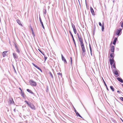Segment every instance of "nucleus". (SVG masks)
<instances>
[{
	"mask_svg": "<svg viewBox=\"0 0 123 123\" xmlns=\"http://www.w3.org/2000/svg\"><path fill=\"white\" fill-rule=\"evenodd\" d=\"M114 54L113 52L112 53H111L110 55V56L111 57H112V58H113V59L114 58Z\"/></svg>",
	"mask_w": 123,
	"mask_h": 123,
	"instance_id": "nucleus-27",
	"label": "nucleus"
},
{
	"mask_svg": "<svg viewBox=\"0 0 123 123\" xmlns=\"http://www.w3.org/2000/svg\"><path fill=\"white\" fill-rule=\"evenodd\" d=\"M41 72H42L43 71L42 69L40 68L39 70Z\"/></svg>",
	"mask_w": 123,
	"mask_h": 123,
	"instance_id": "nucleus-44",
	"label": "nucleus"
},
{
	"mask_svg": "<svg viewBox=\"0 0 123 123\" xmlns=\"http://www.w3.org/2000/svg\"><path fill=\"white\" fill-rule=\"evenodd\" d=\"M112 68H114L115 69H114L115 70H116V67H115V65L114 64L112 66Z\"/></svg>",
	"mask_w": 123,
	"mask_h": 123,
	"instance_id": "nucleus-36",
	"label": "nucleus"
},
{
	"mask_svg": "<svg viewBox=\"0 0 123 123\" xmlns=\"http://www.w3.org/2000/svg\"><path fill=\"white\" fill-rule=\"evenodd\" d=\"M89 48H90V50H92L91 45L90 44H89Z\"/></svg>",
	"mask_w": 123,
	"mask_h": 123,
	"instance_id": "nucleus-43",
	"label": "nucleus"
},
{
	"mask_svg": "<svg viewBox=\"0 0 123 123\" xmlns=\"http://www.w3.org/2000/svg\"><path fill=\"white\" fill-rule=\"evenodd\" d=\"M99 25L100 26H102L100 22H99Z\"/></svg>",
	"mask_w": 123,
	"mask_h": 123,
	"instance_id": "nucleus-41",
	"label": "nucleus"
},
{
	"mask_svg": "<svg viewBox=\"0 0 123 123\" xmlns=\"http://www.w3.org/2000/svg\"><path fill=\"white\" fill-rule=\"evenodd\" d=\"M70 59H71V63L72 62V59L71 57H70Z\"/></svg>",
	"mask_w": 123,
	"mask_h": 123,
	"instance_id": "nucleus-47",
	"label": "nucleus"
},
{
	"mask_svg": "<svg viewBox=\"0 0 123 123\" xmlns=\"http://www.w3.org/2000/svg\"><path fill=\"white\" fill-rule=\"evenodd\" d=\"M117 38H115L113 41V44L115 45L116 42Z\"/></svg>",
	"mask_w": 123,
	"mask_h": 123,
	"instance_id": "nucleus-24",
	"label": "nucleus"
},
{
	"mask_svg": "<svg viewBox=\"0 0 123 123\" xmlns=\"http://www.w3.org/2000/svg\"><path fill=\"white\" fill-rule=\"evenodd\" d=\"M114 46H112L111 47V50L112 52H114Z\"/></svg>",
	"mask_w": 123,
	"mask_h": 123,
	"instance_id": "nucleus-19",
	"label": "nucleus"
},
{
	"mask_svg": "<svg viewBox=\"0 0 123 123\" xmlns=\"http://www.w3.org/2000/svg\"><path fill=\"white\" fill-rule=\"evenodd\" d=\"M31 31L32 32V34L33 35V37H34L35 36V33H34V32L33 31V29L32 27H31Z\"/></svg>",
	"mask_w": 123,
	"mask_h": 123,
	"instance_id": "nucleus-18",
	"label": "nucleus"
},
{
	"mask_svg": "<svg viewBox=\"0 0 123 123\" xmlns=\"http://www.w3.org/2000/svg\"><path fill=\"white\" fill-rule=\"evenodd\" d=\"M26 91L27 92H28L29 93L33 94V95H35V94L31 90L29 89H26Z\"/></svg>",
	"mask_w": 123,
	"mask_h": 123,
	"instance_id": "nucleus-14",
	"label": "nucleus"
},
{
	"mask_svg": "<svg viewBox=\"0 0 123 123\" xmlns=\"http://www.w3.org/2000/svg\"><path fill=\"white\" fill-rule=\"evenodd\" d=\"M25 102L28 105V106L30 107L32 110H35V107L34 105L30 102H28L26 100H25Z\"/></svg>",
	"mask_w": 123,
	"mask_h": 123,
	"instance_id": "nucleus-1",
	"label": "nucleus"
},
{
	"mask_svg": "<svg viewBox=\"0 0 123 123\" xmlns=\"http://www.w3.org/2000/svg\"><path fill=\"white\" fill-rule=\"evenodd\" d=\"M60 21L62 23V20H61V19H60Z\"/></svg>",
	"mask_w": 123,
	"mask_h": 123,
	"instance_id": "nucleus-53",
	"label": "nucleus"
},
{
	"mask_svg": "<svg viewBox=\"0 0 123 123\" xmlns=\"http://www.w3.org/2000/svg\"><path fill=\"white\" fill-rule=\"evenodd\" d=\"M121 26L122 27H123V22L121 25Z\"/></svg>",
	"mask_w": 123,
	"mask_h": 123,
	"instance_id": "nucleus-42",
	"label": "nucleus"
},
{
	"mask_svg": "<svg viewBox=\"0 0 123 123\" xmlns=\"http://www.w3.org/2000/svg\"><path fill=\"white\" fill-rule=\"evenodd\" d=\"M62 60L63 61L65 65L67 64V62L65 58L62 55Z\"/></svg>",
	"mask_w": 123,
	"mask_h": 123,
	"instance_id": "nucleus-10",
	"label": "nucleus"
},
{
	"mask_svg": "<svg viewBox=\"0 0 123 123\" xmlns=\"http://www.w3.org/2000/svg\"><path fill=\"white\" fill-rule=\"evenodd\" d=\"M90 11L92 15H94V12L92 8L91 7H90Z\"/></svg>",
	"mask_w": 123,
	"mask_h": 123,
	"instance_id": "nucleus-20",
	"label": "nucleus"
},
{
	"mask_svg": "<svg viewBox=\"0 0 123 123\" xmlns=\"http://www.w3.org/2000/svg\"><path fill=\"white\" fill-rule=\"evenodd\" d=\"M42 55L44 56H45V55L44 54V53Z\"/></svg>",
	"mask_w": 123,
	"mask_h": 123,
	"instance_id": "nucleus-49",
	"label": "nucleus"
},
{
	"mask_svg": "<svg viewBox=\"0 0 123 123\" xmlns=\"http://www.w3.org/2000/svg\"><path fill=\"white\" fill-rule=\"evenodd\" d=\"M38 50L41 53H42V54H43L44 53V52H43L41 51V50H40V49H38Z\"/></svg>",
	"mask_w": 123,
	"mask_h": 123,
	"instance_id": "nucleus-35",
	"label": "nucleus"
},
{
	"mask_svg": "<svg viewBox=\"0 0 123 123\" xmlns=\"http://www.w3.org/2000/svg\"><path fill=\"white\" fill-rule=\"evenodd\" d=\"M16 22L19 25L22 26H23V25L21 23V21H20L18 19H17L16 20Z\"/></svg>",
	"mask_w": 123,
	"mask_h": 123,
	"instance_id": "nucleus-12",
	"label": "nucleus"
},
{
	"mask_svg": "<svg viewBox=\"0 0 123 123\" xmlns=\"http://www.w3.org/2000/svg\"><path fill=\"white\" fill-rule=\"evenodd\" d=\"M9 103L10 104H13L15 105V104L13 100V99L12 98H9Z\"/></svg>",
	"mask_w": 123,
	"mask_h": 123,
	"instance_id": "nucleus-6",
	"label": "nucleus"
},
{
	"mask_svg": "<svg viewBox=\"0 0 123 123\" xmlns=\"http://www.w3.org/2000/svg\"><path fill=\"white\" fill-rule=\"evenodd\" d=\"M44 61H45L46 60H47V57L46 56H44Z\"/></svg>",
	"mask_w": 123,
	"mask_h": 123,
	"instance_id": "nucleus-34",
	"label": "nucleus"
},
{
	"mask_svg": "<svg viewBox=\"0 0 123 123\" xmlns=\"http://www.w3.org/2000/svg\"><path fill=\"white\" fill-rule=\"evenodd\" d=\"M103 80V81H104V84L105 85V86L106 87H107V85L105 83V81H104Z\"/></svg>",
	"mask_w": 123,
	"mask_h": 123,
	"instance_id": "nucleus-38",
	"label": "nucleus"
},
{
	"mask_svg": "<svg viewBox=\"0 0 123 123\" xmlns=\"http://www.w3.org/2000/svg\"><path fill=\"white\" fill-rule=\"evenodd\" d=\"M102 31H103V30H104V25L103 24V25H102Z\"/></svg>",
	"mask_w": 123,
	"mask_h": 123,
	"instance_id": "nucleus-32",
	"label": "nucleus"
},
{
	"mask_svg": "<svg viewBox=\"0 0 123 123\" xmlns=\"http://www.w3.org/2000/svg\"><path fill=\"white\" fill-rule=\"evenodd\" d=\"M120 99L122 101H123V97H121L120 98Z\"/></svg>",
	"mask_w": 123,
	"mask_h": 123,
	"instance_id": "nucleus-37",
	"label": "nucleus"
},
{
	"mask_svg": "<svg viewBox=\"0 0 123 123\" xmlns=\"http://www.w3.org/2000/svg\"><path fill=\"white\" fill-rule=\"evenodd\" d=\"M20 93L21 95V96L23 97L24 98H25V97L26 96L25 94H24V92H20Z\"/></svg>",
	"mask_w": 123,
	"mask_h": 123,
	"instance_id": "nucleus-15",
	"label": "nucleus"
},
{
	"mask_svg": "<svg viewBox=\"0 0 123 123\" xmlns=\"http://www.w3.org/2000/svg\"><path fill=\"white\" fill-rule=\"evenodd\" d=\"M13 111H14L15 112H16V109H14L13 110Z\"/></svg>",
	"mask_w": 123,
	"mask_h": 123,
	"instance_id": "nucleus-48",
	"label": "nucleus"
},
{
	"mask_svg": "<svg viewBox=\"0 0 123 123\" xmlns=\"http://www.w3.org/2000/svg\"><path fill=\"white\" fill-rule=\"evenodd\" d=\"M106 87V89H107V90H109V89L107 87H107Z\"/></svg>",
	"mask_w": 123,
	"mask_h": 123,
	"instance_id": "nucleus-50",
	"label": "nucleus"
},
{
	"mask_svg": "<svg viewBox=\"0 0 123 123\" xmlns=\"http://www.w3.org/2000/svg\"><path fill=\"white\" fill-rule=\"evenodd\" d=\"M43 12L44 15H46V9H45L43 10Z\"/></svg>",
	"mask_w": 123,
	"mask_h": 123,
	"instance_id": "nucleus-26",
	"label": "nucleus"
},
{
	"mask_svg": "<svg viewBox=\"0 0 123 123\" xmlns=\"http://www.w3.org/2000/svg\"><path fill=\"white\" fill-rule=\"evenodd\" d=\"M72 26L73 29H76L75 26L73 24H72Z\"/></svg>",
	"mask_w": 123,
	"mask_h": 123,
	"instance_id": "nucleus-29",
	"label": "nucleus"
},
{
	"mask_svg": "<svg viewBox=\"0 0 123 123\" xmlns=\"http://www.w3.org/2000/svg\"><path fill=\"white\" fill-rule=\"evenodd\" d=\"M39 21L40 22V24H41L42 26V28L44 29H45L44 27V26L43 22H42V21L41 19V17L40 15L39 16Z\"/></svg>",
	"mask_w": 123,
	"mask_h": 123,
	"instance_id": "nucleus-7",
	"label": "nucleus"
},
{
	"mask_svg": "<svg viewBox=\"0 0 123 123\" xmlns=\"http://www.w3.org/2000/svg\"><path fill=\"white\" fill-rule=\"evenodd\" d=\"M69 32H70V35H71V36L72 37V38L73 39V42H74V44L75 45V46H76V44L75 41V40H74V38L73 35H72V33L70 31H69Z\"/></svg>",
	"mask_w": 123,
	"mask_h": 123,
	"instance_id": "nucleus-11",
	"label": "nucleus"
},
{
	"mask_svg": "<svg viewBox=\"0 0 123 123\" xmlns=\"http://www.w3.org/2000/svg\"><path fill=\"white\" fill-rule=\"evenodd\" d=\"M75 112L77 116H79L80 117H81L80 115L78 112L76 111V110H75Z\"/></svg>",
	"mask_w": 123,
	"mask_h": 123,
	"instance_id": "nucleus-21",
	"label": "nucleus"
},
{
	"mask_svg": "<svg viewBox=\"0 0 123 123\" xmlns=\"http://www.w3.org/2000/svg\"><path fill=\"white\" fill-rule=\"evenodd\" d=\"M12 67H13V69H14V72L16 73V70L15 69V67L13 65H12Z\"/></svg>",
	"mask_w": 123,
	"mask_h": 123,
	"instance_id": "nucleus-31",
	"label": "nucleus"
},
{
	"mask_svg": "<svg viewBox=\"0 0 123 123\" xmlns=\"http://www.w3.org/2000/svg\"><path fill=\"white\" fill-rule=\"evenodd\" d=\"M57 74L58 75V77L61 83V78H62V73L58 72L57 73Z\"/></svg>",
	"mask_w": 123,
	"mask_h": 123,
	"instance_id": "nucleus-8",
	"label": "nucleus"
},
{
	"mask_svg": "<svg viewBox=\"0 0 123 123\" xmlns=\"http://www.w3.org/2000/svg\"><path fill=\"white\" fill-rule=\"evenodd\" d=\"M117 92H118V93H119V92H120V91H117Z\"/></svg>",
	"mask_w": 123,
	"mask_h": 123,
	"instance_id": "nucleus-51",
	"label": "nucleus"
},
{
	"mask_svg": "<svg viewBox=\"0 0 123 123\" xmlns=\"http://www.w3.org/2000/svg\"><path fill=\"white\" fill-rule=\"evenodd\" d=\"M30 28H31V27H32L31 26H30Z\"/></svg>",
	"mask_w": 123,
	"mask_h": 123,
	"instance_id": "nucleus-54",
	"label": "nucleus"
},
{
	"mask_svg": "<svg viewBox=\"0 0 123 123\" xmlns=\"http://www.w3.org/2000/svg\"><path fill=\"white\" fill-rule=\"evenodd\" d=\"M49 74L50 75V76H51V78H52V79H53L54 78V77H53V76L52 75V73L51 72H49Z\"/></svg>",
	"mask_w": 123,
	"mask_h": 123,
	"instance_id": "nucleus-28",
	"label": "nucleus"
},
{
	"mask_svg": "<svg viewBox=\"0 0 123 123\" xmlns=\"http://www.w3.org/2000/svg\"><path fill=\"white\" fill-rule=\"evenodd\" d=\"M25 107V105H23L22 106V108L24 107Z\"/></svg>",
	"mask_w": 123,
	"mask_h": 123,
	"instance_id": "nucleus-46",
	"label": "nucleus"
},
{
	"mask_svg": "<svg viewBox=\"0 0 123 123\" xmlns=\"http://www.w3.org/2000/svg\"><path fill=\"white\" fill-rule=\"evenodd\" d=\"M29 83L30 85L32 86H36L37 85L36 82L32 80H31L29 81Z\"/></svg>",
	"mask_w": 123,
	"mask_h": 123,
	"instance_id": "nucleus-2",
	"label": "nucleus"
},
{
	"mask_svg": "<svg viewBox=\"0 0 123 123\" xmlns=\"http://www.w3.org/2000/svg\"><path fill=\"white\" fill-rule=\"evenodd\" d=\"M34 67H35V68H37V69H38V70H39V69H40L41 68L39 67L38 66H37V65H36L35 64H34V63H32Z\"/></svg>",
	"mask_w": 123,
	"mask_h": 123,
	"instance_id": "nucleus-17",
	"label": "nucleus"
},
{
	"mask_svg": "<svg viewBox=\"0 0 123 123\" xmlns=\"http://www.w3.org/2000/svg\"><path fill=\"white\" fill-rule=\"evenodd\" d=\"M120 31L119 30H117L116 32V34L117 35H118L120 34Z\"/></svg>",
	"mask_w": 123,
	"mask_h": 123,
	"instance_id": "nucleus-25",
	"label": "nucleus"
},
{
	"mask_svg": "<svg viewBox=\"0 0 123 123\" xmlns=\"http://www.w3.org/2000/svg\"><path fill=\"white\" fill-rule=\"evenodd\" d=\"M75 33V34H76V29H73Z\"/></svg>",
	"mask_w": 123,
	"mask_h": 123,
	"instance_id": "nucleus-33",
	"label": "nucleus"
},
{
	"mask_svg": "<svg viewBox=\"0 0 123 123\" xmlns=\"http://www.w3.org/2000/svg\"><path fill=\"white\" fill-rule=\"evenodd\" d=\"M111 89L113 91H114V89L113 88V86H110Z\"/></svg>",
	"mask_w": 123,
	"mask_h": 123,
	"instance_id": "nucleus-30",
	"label": "nucleus"
},
{
	"mask_svg": "<svg viewBox=\"0 0 123 123\" xmlns=\"http://www.w3.org/2000/svg\"><path fill=\"white\" fill-rule=\"evenodd\" d=\"M90 50V52H91V54L92 56V50Z\"/></svg>",
	"mask_w": 123,
	"mask_h": 123,
	"instance_id": "nucleus-40",
	"label": "nucleus"
},
{
	"mask_svg": "<svg viewBox=\"0 0 123 123\" xmlns=\"http://www.w3.org/2000/svg\"><path fill=\"white\" fill-rule=\"evenodd\" d=\"M78 37L79 39V41L80 42V44H83V41L82 38L79 36H78Z\"/></svg>",
	"mask_w": 123,
	"mask_h": 123,
	"instance_id": "nucleus-13",
	"label": "nucleus"
},
{
	"mask_svg": "<svg viewBox=\"0 0 123 123\" xmlns=\"http://www.w3.org/2000/svg\"><path fill=\"white\" fill-rule=\"evenodd\" d=\"M122 86H123V84H122Z\"/></svg>",
	"mask_w": 123,
	"mask_h": 123,
	"instance_id": "nucleus-55",
	"label": "nucleus"
},
{
	"mask_svg": "<svg viewBox=\"0 0 123 123\" xmlns=\"http://www.w3.org/2000/svg\"><path fill=\"white\" fill-rule=\"evenodd\" d=\"M117 79L121 83H123V81L121 78H120L118 77L117 78Z\"/></svg>",
	"mask_w": 123,
	"mask_h": 123,
	"instance_id": "nucleus-22",
	"label": "nucleus"
},
{
	"mask_svg": "<svg viewBox=\"0 0 123 123\" xmlns=\"http://www.w3.org/2000/svg\"><path fill=\"white\" fill-rule=\"evenodd\" d=\"M19 89L20 90V91H21L20 92H23L22 89H21L20 87L19 88Z\"/></svg>",
	"mask_w": 123,
	"mask_h": 123,
	"instance_id": "nucleus-39",
	"label": "nucleus"
},
{
	"mask_svg": "<svg viewBox=\"0 0 123 123\" xmlns=\"http://www.w3.org/2000/svg\"><path fill=\"white\" fill-rule=\"evenodd\" d=\"M81 47L82 48V55H85V52H86V50L83 44H80Z\"/></svg>",
	"mask_w": 123,
	"mask_h": 123,
	"instance_id": "nucleus-3",
	"label": "nucleus"
},
{
	"mask_svg": "<svg viewBox=\"0 0 123 123\" xmlns=\"http://www.w3.org/2000/svg\"><path fill=\"white\" fill-rule=\"evenodd\" d=\"M8 51H5L3 52L2 53V55L3 57H5V56H6V53Z\"/></svg>",
	"mask_w": 123,
	"mask_h": 123,
	"instance_id": "nucleus-9",
	"label": "nucleus"
},
{
	"mask_svg": "<svg viewBox=\"0 0 123 123\" xmlns=\"http://www.w3.org/2000/svg\"><path fill=\"white\" fill-rule=\"evenodd\" d=\"M114 74L116 75H117L118 74V72L116 70H114Z\"/></svg>",
	"mask_w": 123,
	"mask_h": 123,
	"instance_id": "nucleus-23",
	"label": "nucleus"
},
{
	"mask_svg": "<svg viewBox=\"0 0 123 123\" xmlns=\"http://www.w3.org/2000/svg\"><path fill=\"white\" fill-rule=\"evenodd\" d=\"M12 55L14 58L16 62L17 61V59H18V56L17 54L15 53H12Z\"/></svg>",
	"mask_w": 123,
	"mask_h": 123,
	"instance_id": "nucleus-5",
	"label": "nucleus"
},
{
	"mask_svg": "<svg viewBox=\"0 0 123 123\" xmlns=\"http://www.w3.org/2000/svg\"><path fill=\"white\" fill-rule=\"evenodd\" d=\"M114 62V60L113 58H112V59H110V62L111 65H112Z\"/></svg>",
	"mask_w": 123,
	"mask_h": 123,
	"instance_id": "nucleus-16",
	"label": "nucleus"
},
{
	"mask_svg": "<svg viewBox=\"0 0 123 123\" xmlns=\"http://www.w3.org/2000/svg\"><path fill=\"white\" fill-rule=\"evenodd\" d=\"M61 91H62V87H61Z\"/></svg>",
	"mask_w": 123,
	"mask_h": 123,
	"instance_id": "nucleus-52",
	"label": "nucleus"
},
{
	"mask_svg": "<svg viewBox=\"0 0 123 123\" xmlns=\"http://www.w3.org/2000/svg\"><path fill=\"white\" fill-rule=\"evenodd\" d=\"M14 46L16 49V52L18 53V54H19L20 53V50L19 48L17 45L16 43H14Z\"/></svg>",
	"mask_w": 123,
	"mask_h": 123,
	"instance_id": "nucleus-4",
	"label": "nucleus"
},
{
	"mask_svg": "<svg viewBox=\"0 0 123 123\" xmlns=\"http://www.w3.org/2000/svg\"><path fill=\"white\" fill-rule=\"evenodd\" d=\"M19 116L21 117V113H20V114L19 115Z\"/></svg>",
	"mask_w": 123,
	"mask_h": 123,
	"instance_id": "nucleus-45",
	"label": "nucleus"
}]
</instances>
